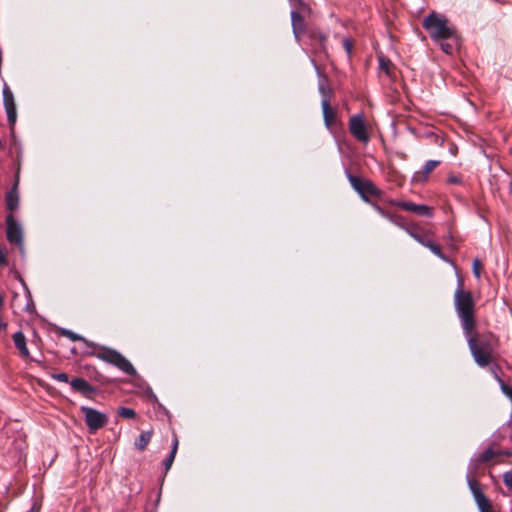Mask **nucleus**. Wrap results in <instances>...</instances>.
Masks as SVG:
<instances>
[{
  "label": "nucleus",
  "instance_id": "31",
  "mask_svg": "<svg viewBox=\"0 0 512 512\" xmlns=\"http://www.w3.org/2000/svg\"><path fill=\"white\" fill-rule=\"evenodd\" d=\"M503 482L512 491V469L503 474Z\"/></svg>",
  "mask_w": 512,
  "mask_h": 512
},
{
  "label": "nucleus",
  "instance_id": "7",
  "mask_svg": "<svg viewBox=\"0 0 512 512\" xmlns=\"http://www.w3.org/2000/svg\"><path fill=\"white\" fill-rule=\"evenodd\" d=\"M477 474L478 471H469L467 469L466 481L480 512H489L490 502L476 480Z\"/></svg>",
  "mask_w": 512,
  "mask_h": 512
},
{
  "label": "nucleus",
  "instance_id": "2",
  "mask_svg": "<svg viewBox=\"0 0 512 512\" xmlns=\"http://www.w3.org/2000/svg\"><path fill=\"white\" fill-rule=\"evenodd\" d=\"M422 25L434 42L457 39L455 27L449 25V20L441 14L430 13L424 18Z\"/></svg>",
  "mask_w": 512,
  "mask_h": 512
},
{
  "label": "nucleus",
  "instance_id": "40",
  "mask_svg": "<svg viewBox=\"0 0 512 512\" xmlns=\"http://www.w3.org/2000/svg\"><path fill=\"white\" fill-rule=\"evenodd\" d=\"M311 62L313 64V66L315 67V69L319 72V68H318L317 64L315 63V61L312 59Z\"/></svg>",
  "mask_w": 512,
  "mask_h": 512
},
{
  "label": "nucleus",
  "instance_id": "42",
  "mask_svg": "<svg viewBox=\"0 0 512 512\" xmlns=\"http://www.w3.org/2000/svg\"><path fill=\"white\" fill-rule=\"evenodd\" d=\"M3 305V297L0 295V307Z\"/></svg>",
  "mask_w": 512,
  "mask_h": 512
},
{
  "label": "nucleus",
  "instance_id": "18",
  "mask_svg": "<svg viewBox=\"0 0 512 512\" xmlns=\"http://www.w3.org/2000/svg\"><path fill=\"white\" fill-rule=\"evenodd\" d=\"M291 22L293 33L298 38L299 33L304 31V19L299 12L293 10L291 11Z\"/></svg>",
  "mask_w": 512,
  "mask_h": 512
},
{
  "label": "nucleus",
  "instance_id": "41",
  "mask_svg": "<svg viewBox=\"0 0 512 512\" xmlns=\"http://www.w3.org/2000/svg\"><path fill=\"white\" fill-rule=\"evenodd\" d=\"M58 331L61 336H64V328H59Z\"/></svg>",
  "mask_w": 512,
  "mask_h": 512
},
{
  "label": "nucleus",
  "instance_id": "8",
  "mask_svg": "<svg viewBox=\"0 0 512 512\" xmlns=\"http://www.w3.org/2000/svg\"><path fill=\"white\" fill-rule=\"evenodd\" d=\"M405 231L418 243L428 248L438 258L445 262H449V258L442 252L441 247L434 243V241L429 236L419 233L415 226H407Z\"/></svg>",
  "mask_w": 512,
  "mask_h": 512
},
{
  "label": "nucleus",
  "instance_id": "3",
  "mask_svg": "<svg viewBox=\"0 0 512 512\" xmlns=\"http://www.w3.org/2000/svg\"><path fill=\"white\" fill-rule=\"evenodd\" d=\"M468 342V347L475 363L479 367H487L490 364L492 347L487 339L476 337L472 332L464 335Z\"/></svg>",
  "mask_w": 512,
  "mask_h": 512
},
{
  "label": "nucleus",
  "instance_id": "23",
  "mask_svg": "<svg viewBox=\"0 0 512 512\" xmlns=\"http://www.w3.org/2000/svg\"><path fill=\"white\" fill-rule=\"evenodd\" d=\"M321 106H322V112H323L325 124L327 127H329L332 117H333V111L330 106V102H328L327 99H322Z\"/></svg>",
  "mask_w": 512,
  "mask_h": 512
},
{
  "label": "nucleus",
  "instance_id": "4",
  "mask_svg": "<svg viewBox=\"0 0 512 512\" xmlns=\"http://www.w3.org/2000/svg\"><path fill=\"white\" fill-rule=\"evenodd\" d=\"M97 357L104 362L114 365L129 376L136 375V369L131 362L114 349L103 348L102 351L98 353Z\"/></svg>",
  "mask_w": 512,
  "mask_h": 512
},
{
  "label": "nucleus",
  "instance_id": "32",
  "mask_svg": "<svg viewBox=\"0 0 512 512\" xmlns=\"http://www.w3.org/2000/svg\"><path fill=\"white\" fill-rule=\"evenodd\" d=\"M373 208L375 209V211L381 215L382 217L388 219V220H392V215L389 214L388 212H386L382 207H380L379 205L377 204H373L371 203Z\"/></svg>",
  "mask_w": 512,
  "mask_h": 512
},
{
  "label": "nucleus",
  "instance_id": "14",
  "mask_svg": "<svg viewBox=\"0 0 512 512\" xmlns=\"http://www.w3.org/2000/svg\"><path fill=\"white\" fill-rule=\"evenodd\" d=\"M394 204L405 211L413 212L417 215L429 216L431 214L430 208L427 205L416 204L410 201H399L394 202Z\"/></svg>",
  "mask_w": 512,
  "mask_h": 512
},
{
  "label": "nucleus",
  "instance_id": "22",
  "mask_svg": "<svg viewBox=\"0 0 512 512\" xmlns=\"http://www.w3.org/2000/svg\"><path fill=\"white\" fill-rule=\"evenodd\" d=\"M318 89H319V93L322 96V99H327L328 102H330V98L332 95V89L329 86L328 80L326 77H322L319 80Z\"/></svg>",
  "mask_w": 512,
  "mask_h": 512
},
{
  "label": "nucleus",
  "instance_id": "21",
  "mask_svg": "<svg viewBox=\"0 0 512 512\" xmlns=\"http://www.w3.org/2000/svg\"><path fill=\"white\" fill-rule=\"evenodd\" d=\"M310 38L317 44L316 49L320 52H326V36L320 31H312Z\"/></svg>",
  "mask_w": 512,
  "mask_h": 512
},
{
  "label": "nucleus",
  "instance_id": "37",
  "mask_svg": "<svg viewBox=\"0 0 512 512\" xmlns=\"http://www.w3.org/2000/svg\"><path fill=\"white\" fill-rule=\"evenodd\" d=\"M5 264H6V256L3 253V251L0 249V265H5Z\"/></svg>",
  "mask_w": 512,
  "mask_h": 512
},
{
  "label": "nucleus",
  "instance_id": "29",
  "mask_svg": "<svg viewBox=\"0 0 512 512\" xmlns=\"http://www.w3.org/2000/svg\"><path fill=\"white\" fill-rule=\"evenodd\" d=\"M89 349H90V345H88V346H81L79 344V346L71 347L70 351H71L72 354H88V353H90Z\"/></svg>",
  "mask_w": 512,
  "mask_h": 512
},
{
  "label": "nucleus",
  "instance_id": "24",
  "mask_svg": "<svg viewBox=\"0 0 512 512\" xmlns=\"http://www.w3.org/2000/svg\"><path fill=\"white\" fill-rule=\"evenodd\" d=\"M117 413L120 417L125 419H133L136 416L135 411L128 407H119Z\"/></svg>",
  "mask_w": 512,
  "mask_h": 512
},
{
  "label": "nucleus",
  "instance_id": "9",
  "mask_svg": "<svg viewBox=\"0 0 512 512\" xmlns=\"http://www.w3.org/2000/svg\"><path fill=\"white\" fill-rule=\"evenodd\" d=\"M6 237L9 243L15 244L23 253V230L12 214L6 216Z\"/></svg>",
  "mask_w": 512,
  "mask_h": 512
},
{
  "label": "nucleus",
  "instance_id": "16",
  "mask_svg": "<svg viewBox=\"0 0 512 512\" xmlns=\"http://www.w3.org/2000/svg\"><path fill=\"white\" fill-rule=\"evenodd\" d=\"M18 178L11 187L10 191L6 195L7 208L12 212L15 211L19 206V194H18Z\"/></svg>",
  "mask_w": 512,
  "mask_h": 512
},
{
  "label": "nucleus",
  "instance_id": "39",
  "mask_svg": "<svg viewBox=\"0 0 512 512\" xmlns=\"http://www.w3.org/2000/svg\"><path fill=\"white\" fill-rule=\"evenodd\" d=\"M6 327H7V324L0 319V331H4L6 329Z\"/></svg>",
  "mask_w": 512,
  "mask_h": 512
},
{
  "label": "nucleus",
  "instance_id": "28",
  "mask_svg": "<svg viewBox=\"0 0 512 512\" xmlns=\"http://www.w3.org/2000/svg\"><path fill=\"white\" fill-rule=\"evenodd\" d=\"M21 283H22L23 287H24V288H25V290H26V296H27V298H28V302H27V304H26L25 310H26L27 312H32V310H33L35 307H34V304H33V302H32V299H31L30 291L28 290V288H27V286H26V284L24 283V281H23V280H21Z\"/></svg>",
  "mask_w": 512,
  "mask_h": 512
},
{
  "label": "nucleus",
  "instance_id": "12",
  "mask_svg": "<svg viewBox=\"0 0 512 512\" xmlns=\"http://www.w3.org/2000/svg\"><path fill=\"white\" fill-rule=\"evenodd\" d=\"M2 94L7 121L10 126H13L17 119V110L13 92L10 90L7 84L4 85Z\"/></svg>",
  "mask_w": 512,
  "mask_h": 512
},
{
  "label": "nucleus",
  "instance_id": "34",
  "mask_svg": "<svg viewBox=\"0 0 512 512\" xmlns=\"http://www.w3.org/2000/svg\"><path fill=\"white\" fill-rule=\"evenodd\" d=\"M390 221L404 230L407 226H411L410 224L405 223L400 217L397 216H392V220Z\"/></svg>",
  "mask_w": 512,
  "mask_h": 512
},
{
  "label": "nucleus",
  "instance_id": "38",
  "mask_svg": "<svg viewBox=\"0 0 512 512\" xmlns=\"http://www.w3.org/2000/svg\"><path fill=\"white\" fill-rule=\"evenodd\" d=\"M53 377L61 382H64V372L53 375Z\"/></svg>",
  "mask_w": 512,
  "mask_h": 512
},
{
  "label": "nucleus",
  "instance_id": "5",
  "mask_svg": "<svg viewBox=\"0 0 512 512\" xmlns=\"http://www.w3.org/2000/svg\"><path fill=\"white\" fill-rule=\"evenodd\" d=\"M346 176L353 189L365 202L371 203L368 195L374 197L382 195V191L372 181L355 176L349 171H346Z\"/></svg>",
  "mask_w": 512,
  "mask_h": 512
},
{
  "label": "nucleus",
  "instance_id": "15",
  "mask_svg": "<svg viewBox=\"0 0 512 512\" xmlns=\"http://www.w3.org/2000/svg\"><path fill=\"white\" fill-rule=\"evenodd\" d=\"M71 388L80 393L85 397H91L92 394L95 393V388L91 386L85 379L83 378H75L70 381Z\"/></svg>",
  "mask_w": 512,
  "mask_h": 512
},
{
  "label": "nucleus",
  "instance_id": "30",
  "mask_svg": "<svg viewBox=\"0 0 512 512\" xmlns=\"http://www.w3.org/2000/svg\"><path fill=\"white\" fill-rule=\"evenodd\" d=\"M391 65V62L390 60L384 58V57H380L379 58V68L384 71L387 75L390 74V71H389V66Z\"/></svg>",
  "mask_w": 512,
  "mask_h": 512
},
{
  "label": "nucleus",
  "instance_id": "26",
  "mask_svg": "<svg viewBox=\"0 0 512 512\" xmlns=\"http://www.w3.org/2000/svg\"><path fill=\"white\" fill-rule=\"evenodd\" d=\"M66 338H69L72 341H79V344L81 346H88L89 343L81 336L77 335L76 333L72 332L71 330L66 329Z\"/></svg>",
  "mask_w": 512,
  "mask_h": 512
},
{
  "label": "nucleus",
  "instance_id": "10",
  "mask_svg": "<svg viewBox=\"0 0 512 512\" xmlns=\"http://www.w3.org/2000/svg\"><path fill=\"white\" fill-rule=\"evenodd\" d=\"M501 455L509 456L510 454L508 452L495 451L493 448L489 447L486 450H484L483 452H481L477 455H474L470 459L467 468L469 471H479L480 467L483 464L489 463L494 458L499 457Z\"/></svg>",
  "mask_w": 512,
  "mask_h": 512
},
{
  "label": "nucleus",
  "instance_id": "13",
  "mask_svg": "<svg viewBox=\"0 0 512 512\" xmlns=\"http://www.w3.org/2000/svg\"><path fill=\"white\" fill-rule=\"evenodd\" d=\"M440 164L439 160H428L421 170L414 172L412 176L413 183H424L427 181L430 173Z\"/></svg>",
  "mask_w": 512,
  "mask_h": 512
},
{
  "label": "nucleus",
  "instance_id": "1",
  "mask_svg": "<svg viewBox=\"0 0 512 512\" xmlns=\"http://www.w3.org/2000/svg\"><path fill=\"white\" fill-rule=\"evenodd\" d=\"M454 306L461 321L464 335H468L475 328L474 309L475 303L470 291L463 289L462 282H458L454 293Z\"/></svg>",
  "mask_w": 512,
  "mask_h": 512
},
{
  "label": "nucleus",
  "instance_id": "25",
  "mask_svg": "<svg viewBox=\"0 0 512 512\" xmlns=\"http://www.w3.org/2000/svg\"><path fill=\"white\" fill-rule=\"evenodd\" d=\"M452 42H445V41H441L439 42L440 43V47H441V50L448 54V55H451L453 54L454 52V47L457 43V40H451Z\"/></svg>",
  "mask_w": 512,
  "mask_h": 512
},
{
  "label": "nucleus",
  "instance_id": "11",
  "mask_svg": "<svg viewBox=\"0 0 512 512\" xmlns=\"http://www.w3.org/2000/svg\"><path fill=\"white\" fill-rule=\"evenodd\" d=\"M349 131L358 141L365 144L369 142L370 138L366 129L363 115L357 114L350 118Z\"/></svg>",
  "mask_w": 512,
  "mask_h": 512
},
{
  "label": "nucleus",
  "instance_id": "17",
  "mask_svg": "<svg viewBox=\"0 0 512 512\" xmlns=\"http://www.w3.org/2000/svg\"><path fill=\"white\" fill-rule=\"evenodd\" d=\"M15 347L18 349L20 355L24 358L29 356V350L26 345V337L22 331H17L12 336Z\"/></svg>",
  "mask_w": 512,
  "mask_h": 512
},
{
  "label": "nucleus",
  "instance_id": "6",
  "mask_svg": "<svg viewBox=\"0 0 512 512\" xmlns=\"http://www.w3.org/2000/svg\"><path fill=\"white\" fill-rule=\"evenodd\" d=\"M80 412L84 417V422L90 434H94L105 427L109 421V417L106 413L90 406L82 405Z\"/></svg>",
  "mask_w": 512,
  "mask_h": 512
},
{
  "label": "nucleus",
  "instance_id": "20",
  "mask_svg": "<svg viewBox=\"0 0 512 512\" xmlns=\"http://www.w3.org/2000/svg\"><path fill=\"white\" fill-rule=\"evenodd\" d=\"M152 435V431L142 432L134 443L136 449L139 451H144L151 441Z\"/></svg>",
  "mask_w": 512,
  "mask_h": 512
},
{
  "label": "nucleus",
  "instance_id": "35",
  "mask_svg": "<svg viewBox=\"0 0 512 512\" xmlns=\"http://www.w3.org/2000/svg\"><path fill=\"white\" fill-rule=\"evenodd\" d=\"M343 48L345 49L348 56H350L353 48V44L350 39L345 38L343 39Z\"/></svg>",
  "mask_w": 512,
  "mask_h": 512
},
{
  "label": "nucleus",
  "instance_id": "27",
  "mask_svg": "<svg viewBox=\"0 0 512 512\" xmlns=\"http://www.w3.org/2000/svg\"><path fill=\"white\" fill-rule=\"evenodd\" d=\"M500 389L502 393L512 402V387L507 385L504 381L498 378Z\"/></svg>",
  "mask_w": 512,
  "mask_h": 512
},
{
  "label": "nucleus",
  "instance_id": "36",
  "mask_svg": "<svg viewBox=\"0 0 512 512\" xmlns=\"http://www.w3.org/2000/svg\"><path fill=\"white\" fill-rule=\"evenodd\" d=\"M449 184H462V178L458 175L451 174L447 178Z\"/></svg>",
  "mask_w": 512,
  "mask_h": 512
},
{
  "label": "nucleus",
  "instance_id": "19",
  "mask_svg": "<svg viewBox=\"0 0 512 512\" xmlns=\"http://www.w3.org/2000/svg\"><path fill=\"white\" fill-rule=\"evenodd\" d=\"M178 443H179V442H178V438H177V436L174 434V435H173V439H172V448H171V451H170V453H169L168 457H167V458L164 460V462H163V465H164V467H165V471H166V472L171 468V466H172V464H173V462H174V459H175V456H176V453H177V449H178Z\"/></svg>",
  "mask_w": 512,
  "mask_h": 512
},
{
  "label": "nucleus",
  "instance_id": "33",
  "mask_svg": "<svg viewBox=\"0 0 512 512\" xmlns=\"http://www.w3.org/2000/svg\"><path fill=\"white\" fill-rule=\"evenodd\" d=\"M472 269H473L474 276L477 279H479L481 277V263L478 259H475L473 261Z\"/></svg>",
  "mask_w": 512,
  "mask_h": 512
}]
</instances>
